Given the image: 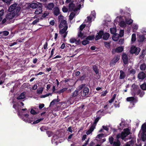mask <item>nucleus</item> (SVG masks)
I'll return each instance as SVG.
<instances>
[{
	"label": "nucleus",
	"mask_w": 146,
	"mask_h": 146,
	"mask_svg": "<svg viewBox=\"0 0 146 146\" xmlns=\"http://www.w3.org/2000/svg\"><path fill=\"white\" fill-rule=\"evenodd\" d=\"M53 13L56 16H58L60 14V10L57 7H55L53 9Z\"/></svg>",
	"instance_id": "nucleus-22"
},
{
	"label": "nucleus",
	"mask_w": 146,
	"mask_h": 146,
	"mask_svg": "<svg viewBox=\"0 0 146 146\" xmlns=\"http://www.w3.org/2000/svg\"><path fill=\"white\" fill-rule=\"evenodd\" d=\"M130 133V129L128 128L124 129V131L121 132V133L118 134L117 135V138L118 139L121 138L122 139L124 140L125 141L126 140L125 138Z\"/></svg>",
	"instance_id": "nucleus-2"
},
{
	"label": "nucleus",
	"mask_w": 146,
	"mask_h": 146,
	"mask_svg": "<svg viewBox=\"0 0 146 146\" xmlns=\"http://www.w3.org/2000/svg\"><path fill=\"white\" fill-rule=\"evenodd\" d=\"M126 100L127 101L130 102V103L133 105H134V103H136L138 101L137 99L133 97H129L127 98Z\"/></svg>",
	"instance_id": "nucleus-13"
},
{
	"label": "nucleus",
	"mask_w": 146,
	"mask_h": 146,
	"mask_svg": "<svg viewBox=\"0 0 146 146\" xmlns=\"http://www.w3.org/2000/svg\"><path fill=\"white\" fill-rule=\"evenodd\" d=\"M83 3L82 2L81 4H78L77 2V5L76 6H75L74 4L72 3H71L68 5V9L70 11H76L78 9H79L80 8L83 6Z\"/></svg>",
	"instance_id": "nucleus-1"
},
{
	"label": "nucleus",
	"mask_w": 146,
	"mask_h": 146,
	"mask_svg": "<svg viewBox=\"0 0 146 146\" xmlns=\"http://www.w3.org/2000/svg\"><path fill=\"white\" fill-rule=\"evenodd\" d=\"M93 70L96 73V74H98V70L97 67V66H96V65H94L93 66Z\"/></svg>",
	"instance_id": "nucleus-50"
},
{
	"label": "nucleus",
	"mask_w": 146,
	"mask_h": 146,
	"mask_svg": "<svg viewBox=\"0 0 146 146\" xmlns=\"http://www.w3.org/2000/svg\"><path fill=\"white\" fill-rule=\"evenodd\" d=\"M122 59L124 63L127 64L128 63V58L126 54L125 53H123L122 56Z\"/></svg>",
	"instance_id": "nucleus-21"
},
{
	"label": "nucleus",
	"mask_w": 146,
	"mask_h": 146,
	"mask_svg": "<svg viewBox=\"0 0 146 146\" xmlns=\"http://www.w3.org/2000/svg\"><path fill=\"white\" fill-rule=\"evenodd\" d=\"M141 129L142 131V132H146V123H144L142 125Z\"/></svg>",
	"instance_id": "nucleus-39"
},
{
	"label": "nucleus",
	"mask_w": 146,
	"mask_h": 146,
	"mask_svg": "<svg viewBox=\"0 0 146 146\" xmlns=\"http://www.w3.org/2000/svg\"><path fill=\"white\" fill-rule=\"evenodd\" d=\"M123 17H117L115 20V22H117L119 23V24L120 26L122 27H125L126 25V23L124 21L121 20L123 19Z\"/></svg>",
	"instance_id": "nucleus-8"
},
{
	"label": "nucleus",
	"mask_w": 146,
	"mask_h": 146,
	"mask_svg": "<svg viewBox=\"0 0 146 146\" xmlns=\"http://www.w3.org/2000/svg\"><path fill=\"white\" fill-rule=\"evenodd\" d=\"M62 10L64 12L66 13L68 11V9L66 7L64 6L62 8Z\"/></svg>",
	"instance_id": "nucleus-59"
},
{
	"label": "nucleus",
	"mask_w": 146,
	"mask_h": 146,
	"mask_svg": "<svg viewBox=\"0 0 146 146\" xmlns=\"http://www.w3.org/2000/svg\"><path fill=\"white\" fill-rule=\"evenodd\" d=\"M58 138V136L56 135H54L53 136V138L52 140L51 141L52 144L56 143L57 145V140Z\"/></svg>",
	"instance_id": "nucleus-26"
},
{
	"label": "nucleus",
	"mask_w": 146,
	"mask_h": 146,
	"mask_svg": "<svg viewBox=\"0 0 146 146\" xmlns=\"http://www.w3.org/2000/svg\"><path fill=\"white\" fill-rule=\"evenodd\" d=\"M96 15V13L94 11H93L91 12V14L89 16H88L87 19L85 20L84 23H88L89 25L88 24L87 25L88 26H90L91 25V23L92 22V20L93 19H94L95 18V16Z\"/></svg>",
	"instance_id": "nucleus-6"
},
{
	"label": "nucleus",
	"mask_w": 146,
	"mask_h": 146,
	"mask_svg": "<svg viewBox=\"0 0 146 146\" xmlns=\"http://www.w3.org/2000/svg\"><path fill=\"white\" fill-rule=\"evenodd\" d=\"M139 92V93L137 95H139V96L141 97H142L145 94V92L143 91H141L140 90Z\"/></svg>",
	"instance_id": "nucleus-49"
},
{
	"label": "nucleus",
	"mask_w": 146,
	"mask_h": 146,
	"mask_svg": "<svg viewBox=\"0 0 146 146\" xmlns=\"http://www.w3.org/2000/svg\"><path fill=\"white\" fill-rule=\"evenodd\" d=\"M124 18L125 19L126 22L127 24L130 25L133 22V21L131 19H127L125 17H124Z\"/></svg>",
	"instance_id": "nucleus-38"
},
{
	"label": "nucleus",
	"mask_w": 146,
	"mask_h": 146,
	"mask_svg": "<svg viewBox=\"0 0 146 146\" xmlns=\"http://www.w3.org/2000/svg\"><path fill=\"white\" fill-rule=\"evenodd\" d=\"M25 92L22 93L17 98V99L20 100L24 99L25 98Z\"/></svg>",
	"instance_id": "nucleus-27"
},
{
	"label": "nucleus",
	"mask_w": 146,
	"mask_h": 146,
	"mask_svg": "<svg viewBox=\"0 0 146 146\" xmlns=\"http://www.w3.org/2000/svg\"><path fill=\"white\" fill-rule=\"evenodd\" d=\"M119 34L120 37L122 36L124 34V30H120L119 31Z\"/></svg>",
	"instance_id": "nucleus-57"
},
{
	"label": "nucleus",
	"mask_w": 146,
	"mask_h": 146,
	"mask_svg": "<svg viewBox=\"0 0 146 146\" xmlns=\"http://www.w3.org/2000/svg\"><path fill=\"white\" fill-rule=\"evenodd\" d=\"M146 34V32H145ZM145 38H146V34L144 35H141L139 36V41L140 42H143Z\"/></svg>",
	"instance_id": "nucleus-28"
},
{
	"label": "nucleus",
	"mask_w": 146,
	"mask_h": 146,
	"mask_svg": "<svg viewBox=\"0 0 146 146\" xmlns=\"http://www.w3.org/2000/svg\"><path fill=\"white\" fill-rule=\"evenodd\" d=\"M131 91L132 94L133 96H135L139 93L140 89L137 85L134 84L132 86Z\"/></svg>",
	"instance_id": "nucleus-7"
},
{
	"label": "nucleus",
	"mask_w": 146,
	"mask_h": 146,
	"mask_svg": "<svg viewBox=\"0 0 146 146\" xmlns=\"http://www.w3.org/2000/svg\"><path fill=\"white\" fill-rule=\"evenodd\" d=\"M123 47L121 46L116 48L115 49V51L117 52H120L123 51Z\"/></svg>",
	"instance_id": "nucleus-37"
},
{
	"label": "nucleus",
	"mask_w": 146,
	"mask_h": 146,
	"mask_svg": "<svg viewBox=\"0 0 146 146\" xmlns=\"http://www.w3.org/2000/svg\"><path fill=\"white\" fill-rule=\"evenodd\" d=\"M39 3L37 2L32 3H29L28 6L33 9H35L38 7Z\"/></svg>",
	"instance_id": "nucleus-17"
},
{
	"label": "nucleus",
	"mask_w": 146,
	"mask_h": 146,
	"mask_svg": "<svg viewBox=\"0 0 146 146\" xmlns=\"http://www.w3.org/2000/svg\"><path fill=\"white\" fill-rule=\"evenodd\" d=\"M42 12V8L40 7L38 8L35 10V14L38 15L40 14Z\"/></svg>",
	"instance_id": "nucleus-33"
},
{
	"label": "nucleus",
	"mask_w": 146,
	"mask_h": 146,
	"mask_svg": "<svg viewBox=\"0 0 146 146\" xmlns=\"http://www.w3.org/2000/svg\"><path fill=\"white\" fill-rule=\"evenodd\" d=\"M140 69L141 70H145L146 69V65L143 64L140 66Z\"/></svg>",
	"instance_id": "nucleus-43"
},
{
	"label": "nucleus",
	"mask_w": 146,
	"mask_h": 146,
	"mask_svg": "<svg viewBox=\"0 0 146 146\" xmlns=\"http://www.w3.org/2000/svg\"><path fill=\"white\" fill-rule=\"evenodd\" d=\"M16 3H14L10 6L8 9V11L9 12H12L19 15L21 8L20 7L18 6Z\"/></svg>",
	"instance_id": "nucleus-3"
},
{
	"label": "nucleus",
	"mask_w": 146,
	"mask_h": 146,
	"mask_svg": "<svg viewBox=\"0 0 146 146\" xmlns=\"http://www.w3.org/2000/svg\"><path fill=\"white\" fill-rule=\"evenodd\" d=\"M69 41L72 43L75 42V44L77 45L79 44L80 43V39L78 38H77V39H76L74 38H71L70 39Z\"/></svg>",
	"instance_id": "nucleus-14"
},
{
	"label": "nucleus",
	"mask_w": 146,
	"mask_h": 146,
	"mask_svg": "<svg viewBox=\"0 0 146 146\" xmlns=\"http://www.w3.org/2000/svg\"><path fill=\"white\" fill-rule=\"evenodd\" d=\"M136 40V35L135 33L133 34L132 35L131 42L132 43L134 42Z\"/></svg>",
	"instance_id": "nucleus-46"
},
{
	"label": "nucleus",
	"mask_w": 146,
	"mask_h": 146,
	"mask_svg": "<svg viewBox=\"0 0 146 146\" xmlns=\"http://www.w3.org/2000/svg\"><path fill=\"white\" fill-rule=\"evenodd\" d=\"M110 31L111 34L114 35L115 33V32H116V28L115 27L110 28Z\"/></svg>",
	"instance_id": "nucleus-41"
},
{
	"label": "nucleus",
	"mask_w": 146,
	"mask_h": 146,
	"mask_svg": "<svg viewBox=\"0 0 146 146\" xmlns=\"http://www.w3.org/2000/svg\"><path fill=\"white\" fill-rule=\"evenodd\" d=\"M141 50L140 48L139 47H137L135 46H132L130 49V52L132 54L134 53L137 55L139 53Z\"/></svg>",
	"instance_id": "nucleus-9"
},
{
	"label": "nucleus",
	"mask_w": 146,
	"mask_h": 146,
	"mask_svg": "<svg viewBox=\"0 0 146 146\" xmlns=\"http://www.w3.org/2000/svg\"><path fill=\"white\" fill-rule=\"evenodd\" d=\"M94 38V36H89L87 37L86 38V39L87 40H93Z\"/></svg>",
	"instance_id": "nucleus-53"
},
{
	"label": "nucleus",
	"mask_w": 146,
	"mask_h": 146,
	"mask_svg": "<svg viewBox=\"0 0 146 146\" xmlns=\"http://www.w3.org/2000/svg\"><path fill=\"white\" fill-rule=\"evenodd\" d=\"M138 25L134 23L132 25V28L133 29V32H135L138 28Z\"/></svg>",
	"instance_id": "nucleus-32"
},
{
	"label": "nucleus",
	"mask_w": 146,
	"mask_h": 146,
	"mask_svg": "<svg viewBox=\"0 0 146 146\" xmlns=\"http://www.w3.org/2000/svg\"><path fill=\"white\" fill-rule=\"evenodd\" d=\"M141 137L143 141H145L146 140V132H142Z\"/></svg>",
	"instance_id": "nucleus-36"
},
{
	"label": "nucleus",
	"mask_w": 146,
	"mask_h": 146,
	"mask_svg": "<svg viewBox=\"0 0 146 146\" xmlns=\"http://www.w3.org/2000/svg\"><path fill=\"white\" fill-rule=\"evenodd\" d=\"M46 134L48 135V137H50L53 135V133L51 131H47L46 132Z\"/></svg>",
	"instance_id": "nucleus-48"
},
{
	"label": "nucleus",
	"mask_w": 146,
	"mask_h": 146,
	"mask_svg": "<svg viewBox=\"0 0 146 146\" xmlns=\"http://www.w3.org/2000/svg\"><path fill=\"white\" fill-rule=\"evenodd\" d=\"M27 111V109L26 108L22 109L21 110H19L18 112V115L19 117L21 118H22V115L23 114L22 111Z\"/></svg>",
	"instance_id": "nucleus-23"
},
{
	"label": "nucleus",
	"mask_w": 146,
	"mask_h": 146,
	"mask_svg": "<svg viewBox=\"0 0 146 146\" xmlns=\"http://www.w3.org/2000/svg\"><path fill=\"white\" fill-rule=\"evenodd\" d=\"M43 119V118H40V119H38L37 120L35 121H34L33 123V124H36L39 123L40 121H41Z\"/></svg>",
	"instance_id": "nucleus-54"
},
{
	"label": "nucleus",
	"mask_w": 146,
	"mask_h": 146,
	"mask_svg": "<svg viewBox=\"0 0 146 146\" xmlns=\"http://www.w3.org/2000/svg\"><path fill=\"white\" fill-rule=\"evenodd\" d=\"M129 73L133 74H134L135 73V70L134 69H129Z\"/></svg>",
	"instance_id": "nucleus-56"
},
{
	"label": "nucleus",
	"mask_w": 146,
	"mask_h": 146,
	"mask_svg": "<svg viewBox=\"0 0 146 146\" xmlns=\"http://www.w3.org/2000/svg\"><path fill=\"white\" fill-rule=\"evenodd\" d=\"M104 34V32L103 31H101L97 33V35H96L95 38L96 40H98L100 39L102 37V36Z\"/></svg>",
	"instance_id": "nucleus-19"
},
{
	"label": "nucleus",
	"mask_w": 146,
	"mask_h": 146,
	"mask_svg": "<svg viewBox=\"0 0 146 146\" xmlns=\"http://www.w3.org/2000/svg\"><path fill=\"white\" fill-rule=\"evenodd\" d=\"M68 88H64L60 90H59L57 91V93L59 94H60L61 93L64 92L67 90Z\"/></svg>",
	"instance_id": "nucleus-44"
},
{
	"label": "nucleus",
	"mask_w": 146,
	"mask_h": 146,
	"mask_svg": "<svg viewBox=\"0 0 146 146\" xmlns=\"http://www.w3.org/2000/svg\"><path fill=\"white\" fill-rule=\"evenodd\" d=\"M78 38H80L82 39H84L86 37V36L83 33H82L81 31L78 33Z\"/></svg>",
	"instance_id": "nucleus-29"
},
{
	"label": "nucleus",
	"mask_w": 146,
	"mask_h": 146,
	"mask_svg": "<svg viewBox=\"0 0 146 146\" xmlns=\"http://www.w3.org/2000/svg\"><path fill=\"white\" fill-rule=\"evenodd\" d=\"M19 15L18 14L16 13L11 12L7 14L6 17V19L7 20H11L13 19L15 17H17Z\"/></svg>",
	"instance_id": "nucleus-10"
},
{
	"label": "nucleus",
	"mask_w": 146,
	"mask_h": 146,
	"mask_svg": "<svg viewBox=\"0 0 146 146\" xmlns=\"http://www.w3.org/2000/svg\"><path fill=\"white\" fill-rule=\"evenodd\" d=\"M75 14L74 12H72L71 13L69 16V19L70 20H72L75 16Z\"/></svg>",
	"instance_id": "nucleus-42"
},
{
	"label": "nucleus",
	"mask_w": 146,
	"mask_h": 146,
	"mask_svg": "<svg viewBox=\"0 0 146 146\" xmlns=\"http://www.w3.org/2000/svg\"><path fill=\"white\" fill-rule=\"evenodd\" d=\"M85 24H82L81 25L79 28L80 29V31H82V30L84 28V27H85Z\"/></svg>",
	"instance_id": "nucleus-61"
},
{
	"label": "nucleus",
	"mask_w": 146,
	"mask_h": 146,
	"mask_svg": "<svg viewBox=\"0 0 146 146\" xmlns=\"http://www.w3.org/2000/svg\"><path fill=\"white\" fill-rule=\"evenodd\" d=\"M89 41L88 40H83L82 42V44L83 45H85L86 44H89Z\"/></svg>",
	"instance_id": "nucleus-52"
},
{
	"label": "nucleus",
	"mask_w": 146,
	"mask_h": 146,
	"mask_svg": "<svg viewBox=\"0 0 146 146\" xmlns=\"http://www.w3.org/2000/svg\"><path fill=\"white\" fill-rule=\"evenodd\" d=\"M43 91V89L42 88H40L38 89L37 90V93L38 94H41Z\"/></svg>",
	"instance_id": "nucleus-51"
},
{
	"label": "nucleus",
	"mask_w": 146,
	"mask_h": 146,
	"mask_svg": "<svg viewBox=\"0 0 146 146\" xmlns=\"http://www.w3.org/2000/svg\"><path fill=\"white\" fill-rule=\"evenodd\" d=\"M54 5L53 3H52L48 4L47 7V8L49 10H52V9L54 8Z\"/></svg>",
	"instance_id": "nucleus-30"
},
{
	"label": "nucleus",
	"mask_w": 146,
	"mask_h": 146,
	"mask_svg": "<svg viewBox=\"0 0 146 146\" xmlns=\"http://www.w3.org/2000/svg\"><path fill=\"white\" fill-rule=\"evenodd\" d=\"M102 127L106 131H108L109 130L108 127L107 126L103 125L102 126Z\"/></svg>",
	"instance_id": "nucleus-63"
},
{
	"label": "nucleus",
	"mask_w": 146,
	"mask_h": 146,
	"mask_svg": "<svg viewBox=\"0 0 146 146\" xmlns=\"http://www.w3.org/2000/svg\"><path fill=\"white\" fill-rule=\"evenodd\" d=\"M120 145V142L118 140H117V141H114L113 143V146H119Z\"/></svg>",
	"instance_id": "nucleus-40"
},
{
	"label": "nucleus",
	"mask_w": 146,
	"mask_h": 146,
	"mask_svg": "<svg viewBox=\"0 0 146 146\" xmlns=\"http://www.w3.org/2000/svg\"><path fill=\"white\" fill-rule=\"evenodd\" d=\"M100 119L99 117H98L96 118L94 122L91 124V126L89 129L86 132V133L87 135H89L91 133L95 128L97 123Z\"/></svg>",
	"instance_id": "nucleus-5"
},
{
	"label": "nucleus",
	"mask_w": 146,
	"mask_h": 146,
	"mask_svg": "<svg viewBox=\"0 0 146 146\" xmlns=\"http://www.w3.org/2000/svg\"><path fill=\"white\" fill-rule=\"evenodd\" d=\"M146 54V51L145 50H143V51L142 53L140 56V57H143Z\"/></svg>",
	"instance_id": "nucleus-60"
},
{
	"label": "nucleus",
	"mask_w": 146,
	"mask_h": 146,
	"mask_svg": "<svg viewBox=\"0 0 146 146\" xmlns=\"http://www.w3.org/2000/svg\"><path fill=\"white\" fill-rule=\"evenodd\" d=\"M68 28V27H65L62 29L60 30V34L63 36L64 38H65L66 37L68 34V31H66Z\"/></svg>",
	"instance_id": "nucleus-11"
},
{
	"label": "nucleus",
	"mask_w": 146,
	"mask_h": 146,
	"mask_svg": "<svg viewBox=\"0 0 146 146\" xmlns=\"http://www.w3.org/2000/svg\"><path fill=\"white\" fill-rule=\"evenodd\" d=\"M127 123L126 121L123 119L121 120V123L119 124V125L118 127L119 129H122L123 128L127 126Z\"/></svg>",
	"instance_id": "nucleus-15"
},
{
	"label": "nucleus",
	"mask_w": 146,
	"mask_h": 146,
	"mask_svg": "<svg viewBox=\"0 0 146 146\" xmlns=\"http://www.w3.org/2000/svg\"><path fill=\"white\" fill-rule=\"evenodd\" d=\"M119 59V56H115L114 58L111 61L110 64L112 65V64H115L116 62Z\"/></svg>",
	"instance_id": "nucleus-18"
},
{
	"label": "nucleus",
	"mask_w": 146,
	"mask_h": 146,
	"mask_svg": "<svg viewBox=\"0 0 146 146\" xmlns=\"http://www.w3.org/2000/svg\"><path fill=\"white\" fill-rule=\"evenodd\" d=\"M59 100L58 99V96H57V99L53 100L51 102L50 105H53L55 104L58 102Z\"/></svg>",
	"instance_id": "nucleus-35"
},
{
	"label": "nucleus",
	"mask_w": 146,
	"mask_h": 146,
	"mask_svg": "<svg viewBox=\"0 0 146 146\" xmlns=\"http://www.w3.org/2000/svg\"><path fill=\"white\" fill-rule=\"evenodd\" d=\"M89 89L87 87L84 88L83 90V94L84 96H87L89 93Z\"/></svg>",
	"instance_id": "nucleus-31"
},
{
	"label": "nucleus",
	"mask_w": 146,
	"mask_h": 146,
	"mask_svg": "<svg viewBox=\"0 0 146 146\" xmlns=\"http://www.w3.org/2000/svg\"><path fill=\"white\" fill-rule=\"evenodd\" d=\"M100 119L99 117H98L96 118L94 122L91 124V126L89 129L86 132V133L87 135H89L91 133L95 128L97 123Z\"/></svg>",
	"instance_id": "nucleus-4"
},
{
	"label": "nucleus",
	"mask_w": 146,
	"mask_h": 146,
	"mask_svg": "<svg viewBox=\"0 0 146 146\" xmlns=\"http://www.w3.org/2000/svg\"><path fill=\"white\" fill-rule=\"evenodd\" d=\"M120 74L119 76V78L120 79H122L124 78L125 77V73L122 70H121L120 71Z\"/></svg>",
	"instance_id": "nucleus-25"
},
{
	"label": "nucleus",
	"mask_w": 146,
	"mask_h": 146,
	"mask_svg": "<svg viewBox=\"0 0 146 146\" xmlns=\"http://www.w3.org/2000/svg\"><path fill=\"white\" fill-rule=\"evenodd\" d=\"M65 27H68L66 21L65 20H62L60 21V23L59 25V28H62Z\"/></svg>",
	"instance_id": "nucleus-16"
},
{
	"label": "nucleus",
	"mask_w": 146,
	"mask_h": 146,
	"mask_svg": "<svg viewBox=\"0 0 146 146\" xmlns=\"http://www.w3.org/2000/svg\"><path fill=\"white\" fill-rule=\"evenodd\" d=\"M78 90H75L72 94V97L76 96L78 94Z\"/></svg>",
	"instance_id": "nucleus-45"
},
{
	"label": "nucleus",
	"mask_w": 146,
	"mask_h": 146,
	"mask_svg": "<svg viewBox=\"0 0 146 146\" xmlns=\"http://www.w3.org/2000/svg\"><path fill=\"white\" fill-rule=\"evenodd\" d=\"M110 42H104V46L105 47H107V48H109L110 47Z\"/></svg>",
	"instance_id": "nucleus-55"
},
{
	"label": "nucleus",
	"mask_w": 146,
	"mask_h": 146,
	"mask_svg": "<svg viewBox=\"0 0 146 146\" xmlns=\"http://www.w3.org/2000/svg\"><path fill=\"white\" fill-rule=\"evenodd\" d=\"M141 88L143 90H146V84L144 83L140 86Z\"/></svg>",
	"instance_id": "nucleus-47"
},
{
	"label": "nucleus",
	"mask_w": 146,
	"mask_h": 146,
	"mask_svg": "<svg viewBox=\"0 0 146 146\" xmlns=\"http://www.w3.org/2000/svg\"><path fill=\"white\" fill-rule=\"evenodd\" d=\"M22 118H21L24 121L26 122L31 123L33 121V120H31L29 118H27L29 116V115L28 114H22Z\"/></svg>",
	"instance_id": "nucleus-12"
},
{
	"label": "nucleus",
	"mask_w": 146,
	"mask_h": 146,
	"mask_svg": "<svg viewBox=\"0 0 146 146\" xmlns=\"http://www.w3.org/2000/svg\"><path fill=\"white\" fill-rule=\"evenodd\" d=\"M109 141L111 144H113V138L112 137H110L109 139Z\"/></svg>",
	"instance_id": "nucleus-62"
},
{
	"label": "nucleus",
	"mask_w": 146,
	"mask_h": 146,
	"mask_svg": "<svg viewBox=\"0 0 146 146\" xmlns=\"http://www.w3.org/2000/svg\"><path fill=\"white\" fill-rule=\"evenodd\" d=\"M138 77L140 79L143 80L145 78L146 79V75L145 73L143 72H140L138 74Z\"/></svg>",
	"instance_id": "nucleus-20"
},
{
	"label": "nucleus",
	"mask_w": 146,
	"mask_h": 146,
	"mask_svg": "<svg viewBox=\"0 0 146 146\" xmlns=\"http://www.w3.org/2000/svg\"><path fill=\"white\" fill-rule=\"evenodd\" d=\"M120 36L117 33H115L112 36V39L114 41H117L119 39Z\"/></svg>",
	"instance_id": "nucleus-24"
},
{
	"label": "nucleus",
	"mask_w": 146,
	"mask_h": 146,
	"mask_svg": "<svg viewBox=\"0 0 146 146\" xmlns=\"http://www.w3.org/2000/svg\"><path fill=\"white\" fill-rule=\"evenodd\" d=\"M103 35V39L105 40H108L110 36L109 34L107 33H104Z\"/></svg>",
	"instance_id": "nucleus-34"
},
{
	"label": "nucleus",
	"mask_w": 146,
	"mask_h": 146,
	"mask_svg": "<svg viewBox=\"0 0 146 146\" xmlns=\"http://www.w3.org/2000/svg\"><path fill=\"white\" fill-rule=\"evenodd\" d=\"M1 32H2V34L3 33V35L4 36H7L9 34V32L7 31H3Z\"/></svg>",
	"instance_id": "nucleus-58"
},
{
	"label": "nucleus",
	"mask_w": 146,
	"mask_h": 146,
	"mask_svg": "<svg viewBox=\"0 0 146 146\" xmlns=\"http://www.w3.org/2000/svg\"><path fill=\"white\" fill-rule=\"evenodd\" d=\"M12 0H2V1L5 3L7 4H9L10 3V2Z\"/></svg>",
	"instance_id": "nucleus-64"
}]
</instances>
